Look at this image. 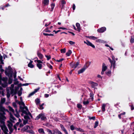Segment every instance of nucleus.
<instances>
[{
    "label": "nucleus",
    "instance_id": "nucleus-41",
    "mask_svg": "<svg viewBox=\"0 0 134 134\" xmlns=\"http://www.w3.org/2000/svg\"><path fill=\"white\" fill-rule=\"evenodd\" d=\"M12 104L14 107L15 108V109H17V106L16 103H13Z\"/></svg>",
    "mask_w": 134,
    "mask_h": 134
},
{
    "label": "nucleus",
    "instance_id": "nucleus-14",
    "mask_svg": "<svg viewBox=\"0 0 134 134\" xmlns=\"http://www.w3.org/2000/svg\"><path fill=\"white\" fill-rule=\"evenodd\" d=\"M72 63V62L70 63V66L72 68H75L79 64V62H76V63L74 65H73Z\"/></svg>",
    "mask_w": 134,
    "mask_h": 134
},
{
    "label": "nucleus",
    "instance_id": "nucleus-42",
    "mask_svg": "<svg viewBox=\"0 0 134 134\" xmlns=\"http://www.w3.org/2000/svg\"><path fill=\"white\" fill-rule=\"evenodd\" d=\"M47 66L49 67L50 68L52 69V65L49 64L48 63H47Z\"/></svg>",
    "mask_w": 134,
    "mask_h": 134
},
{
    "label": "nucleus",
    "instance_id": "nucleus-6",
    "mask_svg": "<svg viewBox=\"0 0 134 134\" xmlns=\"http://www.w3.org/2000/svg\"><path fill=\"white\" fill-rule=\"evenodd\" d=\"M7 126L9 130V133L11 134L13 131V129L12 128L13 124L11 122H9Z\"/></svg>",
    "mask_w": 134,
    "mask_h": 134
},
{
    "label": "nucleus",
    "instance_id": "nucleus-36",
    "mask_svg": "<svg viewBox=\"0 0 134 134\" xmlns=\"http://www.w3.org/2000/svg\"><path fill=\"white\" fill-rule=\"evenodd\" d=\"M89 103V102L88 100H87L86 101H83V103L85 105H87Z\"/></svg>",
    "mask_w": 134,
    "mask_h": 134
},
{
    "label": "nucleus",
    "instance_id": "nucleus-63",
    "mask_svg": "<svg viewBox=\"0 0 134 134\" xmlns=\"http://www.w3.org/2000/svg\"><path fill=\"white\" fill-rule=\"evenodd\" d=\"M14 87V85L13 84H12L11 85V87L9 88H10L13 89Z\"/></svg>",
    "mask_w": 134,
    "mask_h": 134
},
{
    "label": "nucleus",
    "instance_id": "nucleus-1",
    "mask_svg": "<svg viewBox=\"0 0 134 134\" xmlns=\"http://www.w3.org/2000/svg\"><path fill=\"white\" fill-rule=\"evenodd\" d=\"M7 78L6 77H3L2 78L0 76V85L3 87H5L7 86ZM0 94H1L3 96L4 95V90L2 88L0 87Z\"/></svg>",
    "mask_w": 134,
    "mask_h": 134
},
{
    "label": "nucleus",
    "instance_id": "nucleus-27",
    "mask_svg": "<svg viewBox=\"0 0 134 134\" xmlns=\"http://www.w3.org/2000/svg\"><path fill=\"white\" fill-rule=\"evenodd\" d=\"M42 64H41L39 63H37V66L40 69H41L42 68Z\"/></svg>",
    "mask_w": 134,
    "mask_h": 134
},
{
    "label": "nucleus",
    "instance_id": "nucleus-43",
    "mask_svg": "<svg viewBox=\"0 0 134 134\" xmlns=\"http://www.w3.org/2000/svg\"><path fill=\"white\" fill-rule=\"evenodd\" d=\"M69 42L70 44L71 45H74L75 44V42H74L71 41H69Z\"/></svg>",
    "mask_w": 134,
    "mask_h": 134
},
{
    "label": "nucleus",
    "instance_id": "nucleus-26",
    "mask_svg": "<svg viewBox=\"0 0 134 134\" xmlns=\"http://www.w3.org/2000/svg\"><path fill=\"white\" fill-rule=\"evenodd\" d=\"M96 41L97 42H101L102 43H104L105 41L102 40L100 39H98L96 40Z\"/></svg>",
    "mask_w": 134,
    "mask_h": 134
},
{
    "label": "nucleus",
    "instance_id": "nucleus-22",
    "mask_svg": "<svg viewBox=\"0 0 134 134\" xmlns=\"http://www.w3.org/2000/svg\"><path fill=\"white\" fill-rule=\"evenodd\" d=\"M37 55L40 59L42 58L43 57L41 53H39L38 52H37Z\"/></svg>",
    "mask_w": 134,
    "mask_h": 134
},
{
    "label": "nucleus",
    "instance_id": "nucleus-54",
    "mask_svg": "<svg viewBox=\"0 0 134 134\" xmlns=\"http://www.w3.org/2000/svg\"><path fill=\"white\" fill-rule=\"evenodd\" d=\"M0 70L2 72H3L4 71V70L2 68V66L1 65H0Z\"/></svg>",
    "mask_w": 134,
    "mask_h": 134
},
{
    "label": "nucleus",
    "instance_id": "nucleus-39",
    "mask_svg": "<svg viewBox=\"0 0 134 134\" xmlns=\"http://www.w3.org/2000/svg\"><path fill=\"white\" fill-rule=\"evenodd\" d=\"M98 122L97 121H96L95 122V125L94 126V128H95L98 126Z\"/></svg>",
    "mask_w": 134,
    "mask_h": 134
},
{
    "label": "nucleus",
    "instance_id": "nucleus-33",
    "mask_svg": "<svg viewBox=\"0 0 134 134\" xmlns=\"http://www.w3.org/2000/svg\"><path fill=\"white\" fill-rule=\"evenodd\" d=\"M105 104H103L102 106V110L103 111H104L105 110Z\"/></svg>",
    "mask_w": 134,
    "mask_h": 134
},
{
    "label": "nucleus",
    "instance_id": "nucleus-7",
    "mask_svg": "<svg viewBox=\"0 0 134 134\" xmlns=\"http://www.w3.org/2000/svg\"><path fill=\"white\" fill-rule=\"evenodd\" d=\"M6 109L3 106H0V114L2 115H3L5 114V112Z\"/></svg>",
    "mask_w": 134,
    "mask_h": 134
},
{
    "label": "nucleus",
    "instance_id": "nucleus-28",
    "mask_svg": "<svg viewBox=\"0 0 134 134\" xmlns=\"http://www.w3.org/2000/svg\"><path fill=\"white\" fill-rule=\"evenodd\" d=\"M5 101V98H1V103L2 104L4 103Z\"/></svg>",
    "mask_w": 134,
    "mask_h": 134
},
{
    "label": "nucleus",
    "instance_id": "nucleus-20",
    "mask_svg": "<svg viewBox=\"0 0 134 134\" xmlns=\"http://www.w3.org/2000/svg\"><path fill=\"white\" fill-rule=\"evenodd\" d=\"M60 126L61 128L62 129V130L65 133L66 132H68L66 131V129H65L63 126L62 125H60Z\"/></svg>",
    "mask_w": 134,
    "mask_h": 134
},
{
    "label": "nucleus",
    "instance_id": "nucleus-45",
    "mask_svg": "<svg viewBox=\"0 0 134 134\" xmlns=\"http://www.w3.org/2000/svg\"><path fill=\"white\" fill-rule=\"evenodd\" d=\"M35 93H34V92L33 91L32 92H31V93L29 95V96H28V97H30L34 95V94Z\"/></svg>",
    "mask_w": 134,
    "mask_h": 134
},
{
    "label": "nucleus",
    "instance_id": "nucleus-15",
    "mask_svg": "<svg viewBox=\"0 0 134 134\" xmlns=\"http://www.w3.org/2000/svg\"><path fill=\"white\" fill-rule=\"evenodd\" d=\"M10 120L12 122H14V121L16 120L15 118L12 115H10Z\"/></svg>",
    "mask_w": 134,
    "mask_h": 134
},
{
    "label": "nucleus",
    "instance_id": "nucleus-62",
    "mask_svg": "<svg viewBox=\"0 0 134 134\" xmlns=\"http://www.w3.org/2000/svg\"><path fill=\"white\" fill-rule=\"evenodd\" d=\"M27 121L26 120H24L23 121V124L25 125L27 122Z\"/></svg>",
    "mask_w": 134,
    "mask_h": 134
},
{
    "label": "nucleus",
    "instance_id": "nucleus-64",
    "mask_svg": "<svg viewBox=\"0 0 134 134\" xmlns=\"http://www.w3.org/2000/svg\"><path fill=\"white\" fill-rule=\"evenodd\" d=\"M111 58L112 59V61H115V57L113 55H112L111 57Z\"/></svg>",
    "mask_w": 134,
    "mask_h": 134
},
{
    "label": "nucleus",
    "instance_id": "nucleus-58",
    "mask_svg": "<svg viewBox=\"0 0 134 134\" xmlns=\"http://www.w3.org/2000/svg\"><path fill=\"white\" fill-rule=\"evenodd\" d=\"M64 60V59L63 58H62L60 59L59 60H56V61L58 62H60L62 61L63 60Z\"/></svg>",
    "mask_w": 134,
    "mask_h": 134
},
{
    "label": "nucleus",
    "instance_id": "nucleus-21",
    "mask_svg": "<svg viewBox=\"0 0 134 134\" xmlns=\"http://www.w3.org/2000/svg\"><path fill=\"white\" fill-rule=\"evenodd\" d=\"M49 2V0H44L43 2V3L44 5H47L48 4Z\"/></svg>",
    "mask_w": 134,
    "mask_h": 134
},
{
    "label": "nucleus",
    "instance_id": "nucleus-49",
    "mask_svg": "<svg viewBox=\"0 0 134 134\" xmlns=\"http://www.w3.org/2000/svg\"><path fill=\"white\" fill-rule=\"evenodd\" d=\"M89 119L90 120H94L95 119V116H93L92 117H89Z\"/></svg>",
    "mask_w": 134,
    "mask_h": 134
},
{
    "label": "nucleus",
    "instance_id": "nucleus-46",
    "mask_svg": "<svg viewBox=\"0 0 134 134\" xmlns=\"http://www.w3.org/2000/svg\"><path fill=\"white\" fill-rule=\"evenodd\" d=\"M61 53H65V48L62 49L61 50Z\"/></svg>",
    "mask_w": 134,
    "mask_h": 134
},
{
    "label": "nucleus",
    "instance_id": "nucleus-59",
    "mask_svg": "<svg viewBox=\"0 0 134 134\" xmlns=\"http://www.w3.org/2000/svg\"><path fill=\"white\" fill-rule=\"evenodd\" d=\"M43 107L42 106V105H40V109H43Z\"/></svg>",
    "mask_w": 134,
    "mask_h": 134
},
{
    "label": "nucleus",
    "instance_id": "nucleus-31",
    "mask_svg": "<svg viewBox=\"0 0 134 134\" xmlns=\"http://www.w3.org/2000/svg\"><path fill=\"white\" fill-rule=\"evenodd\" d=\"M75 129L77 131H79L80 132H84V130L83 129H82L80 128H75Z\"/></svg>",
    "mask_w": 134,
    "mask_h": 134
},
{
    "label": "nucleus",
    "instance_id": "nucleus-5",
    "mask_svg": "<svg viewBox=\"0 0 134 134\" xmlns=\"http://www.w3.org/2000/svg\"><path fill=\"white\" fill-rule=\"evenodd\" d=\"M40 118H41L42 120H44L46 119V117L44 114L41 113L36 117V119L38 120Z\"/></svg>",
    "mask_w": 134,
    "mask_h": 134
},
{
    "label": "nucleus",
    "instance_id": "nucleus-37",
    "mask_svg": "<svg viewBox=\"0 0 134 134\" xmlns=\"http://www.w3.org/2000/svg\"><path fill=\"white\" fill-rule=\"evenodd\" d=\"M43 34L45 36H53V34H48L47 33H43Z\"/></svg>",
    "mask_w": 134,
    "mask_h": 134
},
{
    "label": "nucleus",
    "instance_id": "nucleus-16",
    "mask_svg": "<svg viewBox=\"0 0 134 134\" xmlns=\"http://www.w3.org/2000/svg\"><path fill=\"white\" fill-rule=\"evenodd\" d=\"M33 62V61L30 60V63L28 65V66L29 67L31 68H33L34 67V65L32 64V63Z\"/></svg>",
    "mask_w": 134,
    "mask_h": 134
},
{
    "label": "nucleus",
    "instance_id": "nucleus-48",
    "mask_svg": "<svg viewBox=\"0 0 134 134\" xmlns=\"http://www.w3.org/2000/svg\"><path fill=\"white\" fill-rule=\"evenodd\" d=\"M77 107L81 109L82 108V105L80 104H78L77 105Z\"/></svg>",
    "mask_w": 134,
    "mask_h": 134
},
{
    "label": "nucleus",
    "instance_id": "nucleus-52",
    "mask_svg": "<svg viewBox=\"0 0 134 134\" xmlns=\"http://www.w3.org/2000/svg\"><path fill=\"white\" fill-rule=\"evenodd\" d=\"M70 129L72 130H73L74 129H75V128L73 126V125H71L70 126Z\"/></svg>",
    "mask_w": 134,
    "mask_h": 134
},
{
    "label": "nucleus",
    "instance_id": "nucleus-61",
    "mask_svg": "<svg viewBox=\"0 0 134 134\" xmlns=\"http://www.w3.org/2000/svg\"><path fill=\"white\" fill-rule=\"evenodd\" d=\"M29 128V126H26L24 127V129L25 130L28 129Z\"/></svg>",
    "mask_w": 134,
    "mask_h": 134
},
{
    "label": "nucleus",
    "instance_id": "nucleus-56",
    "mask_svg": "<svg viewBox=\"0 0 134 134\" xmlns=\"http://www.w3.org/2000/svg\"><path fill=\"white\" fill-rule=\"evenodd\" d=\"M39 89L40 88H38L37 89H35L34 92L35 93L39 90Z\"/></svg>",
    "mask_w": 134,
    "mask_h": 134
},
{
    "label": "nucleus",
    "instance_id": "nucleus-17",
    "mask_svg": "<svg viewBox=\"0 0 134 134\" xmlns=\"http://www.w3.org/2000/svg\"><path fill=\"white\" fill-rule=\"evenodd\" d=\"M115 63L116 62L115 61H112V62H110L111 64V67L112 66H113L114 69L115 68Z\"/></svg>",
    "mask_w": 134,
    "mask_h": 134
},
{
    "label": "nucleus",
    "instance_id": "nucleus-34",
    "mask_svg": "<svg viewBox=\"0 0 134 134\" xmlns=\"http://www.w3.org/2000/svg\"><path fill=\"white\" fill-rule=\"evenodd\" d=\"M106 74L108 76H110L111 75V72L110 71H108L106 72Z\"/></svg>",
    "mask_w": 134,
    "mask_h": 134
},
{
    "label": "nucleus",
    "instance_id": "nucleus-18",
    "mask_svg": "<svg viewBox=\"0 0 134 134\" xmlns=\"http://www.w3.org/2000/svg\"><path fill=\"white\" fill-rule=\"evenodd\" d=\"M15 110L16 112V113L14 114V115L16 117L18 118H19L20 117V115L18 112L17 109H15Z\"/></svg>",
    "mask_w": 134,
    "mask_h": 134
},
{
    "label": "nucleus",
    "instance_id": "nucleus-32",
    "mask_svg": "<svg viewBox=\"0 0 134 134\" xmlns=\"http://www.w3.org/2000/svg\"><path fill=\"white\" fill-rule=\"evenodd\" d=\"M76 26L77 27L78 30H79L80 29V24L79 23H77L76 24Z\"/></svg>",
    "mask_w": 134,
    "mask_h": 134
},
{
    "label": "nucleus",
    "instance_id": "nucleus-44",
    "mask_svg": "<svg viewBox=\"0 0 134 134\" xmlns=\"http://www.w3.org/2000/svg\"><path fill=\"white\" fill-rule=\"evenodd\" d=\"M45 56L47 58V60H49V59H50L51 58V57L50 55H46Z\"/></svg>",
    "mask_w": 134,
    "mask_h": 134
},
{
    "label": "nucleus",
    "instance_id": "nucleus-10",
    "mask_svg": "<svg viewBox=\"0 0 134 134\" xmlns=\"http://www.w3.org/2000/svg\"><path fill=\"white\" fill-rule=\"evenodd\" d=\"M84 43L86 44L87 45L90 46L93 48H95V46L91 42L87 40L86 41H84Z\"/></svg>",
    "mask_w": 134,
    "mask_h": 134
},
{
    "label": "nucleus",
    "instance_id": "nucleus-53",
    "mask_svg": "<svg viewBox=\"0 0 134 134\" xmlns=\"http://www.w3.org/2000/svg\"><path fill=\"white\" fill-rule=\"evenodd\" d=\"M27 132L32 134H34L35 133L32 130H29L27 131Z\"/></svg>",
    "mask_w": 134,
    "mask_h": 134
},
{
    "label": "nucleus",
    "instance_id": "nucleus-51",
    "mask_svg": "<svg viewBox=\"0 0 134 134\" xmlns=\"http://www.w3.org/2000/svg\"><path fill=\"white\" fill-rule=\"evenodd\" d=\"M26 115V116H24V118L25 119H27L28 118V117L27 116V115H30V116H32V115H30L29 114H28L27 115H26V114H25Z\"/></svg>",
    "mask_w": 134,
    "mask_h": 134
},
{
    "label": "nucleus",
    "instance_id": "nucleus-9",
    "mask_svg": "<svg viewBox=\"0 0 134 134\" xmlns=\"http://www.w3.org/2000/svg\"><path fill=\"white\" fill-rule=\"evenodd\" d=\"M107 69V67L105 65V64L103 63L102 66V70L101 72L102 74L103 75L104 74V72Z\"/></svg>",
    "mask_w": 134,
    "mask_h": 134
},
{
    "label": "nucleus",
    "instance_id": "nucleus-11",
    "mask_svg": "<svg viewBox=\"0 0 134 134\" xmlns=\"http://www.w3.org/2000/svg\"><path fill=\"white\" fill-rule=\"evenodd\" d=\"M90 83L91 85V87L93 88H95L96 87L98 86V83L92 81H90Z\"/></svg>",
    "mask_w": 134,
    "mask_h": 134
},
{
    "label": "nucleus",
    "instance_id": "nucleus-50",
    "mask_svg": "<svg viewBox=\"0 0 134 134\" xmlns=\"http://www.w3.org/2000/svg\"><path fill=\"white\" fill-rule=\"evenodd\" d=\"M13 79H11L10 78H9V84H10L12 82Z\"/></svg>",
    "mask_w": 134,
    "mask_h": 134
},
{
    "label": "nucleus",
    "instance_id": "nucleus-23",
    "mask_svg": "<svg viewBox=\"0 0 134 134\" xmlns=\"http://www.w3.org/2000/svg\"><path fill=\"white\" fill-rule=\"evenodd\" d=\"M35 102L36 105H38L40 103V101L39 99H36L35 100Z\"/></svg>",
    "mask_w": 134,
    "mask_h": 134
},
{
    "label": "nucleus",
    "instance_id": "nucleus-25",
    "mask_svg": "<svg viewBox=\"0 0 134 134\" xmlns=\"http://www.w3.org/2000/svg\"><path fill=\"white\" fill-rule=\"evenodd\" d=\"M8 108L9 109V110H10V111H11L13 113H14V109H13V108L10 106H9L8 107Z\"/></svg>",
    "mask_w": 134,
    "mask_h": 134
},
{
    "label": "nucleus",
    "instance_id": "nucleus-19",
    "mask_svg": "<svg viewBox=\"0 0 134 134\" xmlns=\"http://www.w3.org/2000/svg\"><path fill=\"white\" fill-rule=\"evenodd\" d=\"M61 3V5H62V8H63L64 5L66 4L65 1L64 0H62L60 1Z\"/></svg>",
    "mask_w": 134,
    "mask_h": 134
},
{
    "label": "nucleus",
    "instance_id": "nucleus-12",
    "mask_svg": "<svg viewBox=\"0 0 134 134\" xmlns=\"http://www.w3.org/2000/svg\"><path fill=\"white\" fill-rule=\"evenodd\" d=\"M87 66L86 65L84 66L83 68L78 71V74H80L83 72L87 68Z\"/></svg>",
    "mask_w": 134,
    "mask_h": 134
},
{
    "label": "nucleus",
    "instance_id": "nucleus-3",
    "mask_svg": "<svg viewBox=\"0 0 134 134\" xmlns=\"http://www.w3.org/2000/svg\"><path fill=\"white\" fill-rule=\"evenodd\" d=\"M1 123L3 124V125L0 126L1 127L2 130H3L5 134H8V130L4 124V122L3 121H1Z\"/></svg>",
    "mask_w": 134,
    "mask_h": 134
},
{
    "label": "nucleus",
    "instance_id": "nucleus-30",
    "mask_svg": "<svg viewBox=\"0 0 134 134\" xmlns=\"http://www.w3.org/2000/svg\"><path fill=\"white\" fill-rule=\"evenodd\" d=\"M88 37L90 39L93 40H95L97 38V37H94L93 36H89Z\"/></svg>",
    "mask_w": 134,
    "mask_h": 134
},
{
    "label": "nucleus",
    "instance_id": "nucleus-29",
    "mask_svg": "<svg viewBox=\"0 0 134 134\" xmlns=\"http://www.w3.org/2000/svg\"><path fill=\"white\" fill-rule=\"evenodd\" d=\"M72 52L71 50H69L68 52L66 53V55L67 56H69L71 53Z\"/></svg>",
    "mask_w": 134,
    "mask_h": 134
},
{
    "label": "nucleus",
    "instance_id": "nucleus-57",
    "mask_svg": "<svg viewBox=\"0 0 134 134\" xmlns=\"http://www.w3.org/2000/svg\"><path fill=\"white\" fill-rule=\"evenodd\" d=\"M37 62L38 63L41 64L43 63V62H42L41 60H37Z\"/></svg>",
    "mask_w": 134,
    "mask_h": 134
},
{
    "label": "nucleus",
    "instance_id": "nucleus-55",
    "mask_svg": "<svg viewBox=\"0 0 134 134\" xmlns=\"http://www.w3.org/2000/svg\"><path fill=\"white\" fill-rule=\"evenodd\" d=\"M130 42L131 43H132L134 42V38H131L130 40Z\"/></svg>",
    "mask_w": 134,
    "mask_h": 134
},
{
    "label": "nucleus",
    "instance_id": "nucleus-40",
    "mask_svg": "<svg viewBox=\"0 0 134 134\" xmlns=\"http://www.w3.org/2000/svg\"><path fill=\"white\" fill-rule=\"evenodd\" d=\"M47 131L48 132V134H52V132L50 130L47 129Z\"/></svg>",
    "mask_w": 134,
    "mask_h": 134
},
{
    "label": "nucleus",
    "instance_id": "nucleus-60",
    "mask_svg": "<svg viewBox=\"0 0 134 134\" xmlns=\"http://www.w3.org/2000/svg\"><path fill=\"white\" fill-rule=\"evenodd\" d=\"M57 133L58 134H63L60 131L58 130H57Z\"/></svg>",
    "mask_w": 134,
    "mask_h": 134
},
{
    "label": "nucleus",
    "instance_id": "nucleus-4",
    "mask_svg": "<svg viewBox=\"0 0 134 134\" xmlns=\"http://www.w3.org/2000/svg\"><path fill=\"white\" fill-rule=\"evenodd\" d=\"M7 92V98H9L11 94H13L14 93V89L10 88L9 87L7 88L6 89Z\"/></svg>",
    "mask_w": 134,
    "mask_h": 134
},
{
    "label": "nucleus",
    "instance_id": "nucleus-13",
    "mask_svg": "<svg viewBox=\"0 0 134 134\" xmlns=\"http://www.w3.org/2000/svg\"><path fill=\"white\" fill-rule=\"evenodd\" d=\"M106 30V28L105 27H101V28L98 29L97 30V31L99 32H103L105 31Z\"/></svg>",
    "mask_w": 134,
    "mask_h": 134
},
{
    "label": "nucleus",
    "instance_id": "nucleus-2",
    "mask_svg": "<svg viewBox=\"0 0 134 134\" xmlns=\"http://www.w3.org/2000/svg\"><path fill=\"white\" fill-rule=\"evenodd\" d=\"M18 104L20 105V108L21 111L22 112L21 114V115H23V114H24L26 115L29 114L30 115H31V114L29 111L27 107L25 106L24 103L22 101L19 102Z\"/></svg>",
    "mask_w": 134,
    "mask_h": 134
},
{
    "label": "nucleus",
    "instance_id": "nucleus-38",
    "mask_svg": "<svg viewBox=\"0 0 134 134\" xmlns=\"http://www.w3.org/2000/svg\"><path fill=\"white\" fill-rule=\"evenodd\" d=\"M55 4L54 3H52V4L51 5V11H52L53 9L54 8V7L55 6Z\"/></svg>",
    "mask_w": 134,
    "mask_h": 134
},
{
    "label": "nucleus",
    "instance_id": "nucleus-8",
    "mask_svg": "<svg viewBox=\"0 0 134 134\" xmlns=\"http://www.w3.org/2000/svg\"><path fill=\"white\" fill-rule=\"evenodd\" d=\"M12 69V68L10 66H8V68L7 69H6L5 71V74L7 75H9L10 74H11L12 73L11 72Z\"/></svg>",
    "mask_w": 134,
    "mask_h": 134
},
{
    "label": "nucleus",
    "instance_id": "nucleus-47",
    "mask_svg": "<svg viewBox=\"0 0 134 134\" xmlns=\"http://www.w3.org/2000/svg\"><path fill=\"white\" fill-rule=\"evenodd\" d=\"M18 94L19 96H21L22 94V92L21 91H19L18 92Z\"/></svg>",
    "mask_w": 134,
    "mask_h": 134
},
{
    "label": "nucleus",
    "instance_id": "nucleus-24",
    "mask_svg": "<svg viewBox=\"0 0 134 134\" xmlns=\"http://www.w3.org/2000/svg\"><path fill=\"white\" fill-rule=\"evenodd\" d=\"M38 131L40 133H42L43 134H44V130L42 129H39L38 130Z\"/></svg>",
    "mask_w": 134,
    "mask_h": 134
},
{
    "label": "nucleus",
    "instance_id": "nucleus-35",
    "mask_svg": "<svg viewBox=\"0 0 134 134\" xmlns=\"http://www.w3.org/2000/svg\"><path fill=\"white\" fill-rule=\"evenodd\" d=\"M91 63V62H87L86 64H85L84 65V66H85V65H86L87 66V68L89 66V65H90V64Z\"/></svg>",
    "mask_w": 134,
    "mask_h": 134
}]
</instances>
